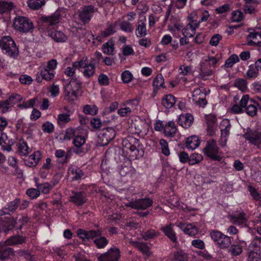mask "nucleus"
<instances>
[{"instance_id":"c85d7f7f","label":"nucleus","mask_w":261,"mask_h":261,"mask_svg":"<svg viewBox=\"0 0 261 261\" xmlns=\"http://www.w3.org/2000/svg\"><path fill=\"white\" fill-rule=\"evenodd\" d=\"M146 17L144 16L140 17L138 22L137 27L136 30V34L138 37H143L147 34V29L146 27Z\"/></svg>"},{"instance_id":"6ab92c4d","label":"nucleus","mask_w":261,"mask_h":261,"mask_svg":"<svg viewBox=\"0 0 261 261\" xmlns=\"http://www.w3.org/2000/svg\"><path fill=\"white\" fill-rule=\"evenodd\" d=\"M120 257V252L117 248H112L106 253L101 254L98 261H118Z\"/></svg>"},{"instance_id":"20e7f679","label":"nucleus","mask_w":261,"mask_h":261,"mask_svg":"<svg viewBox=\"0 0 261 261\" xmlns=\"http://www.w3.org/2000/svg\"><path fill=\"white\" fill-rule=\"evenodd\" d=\"M96 62L92 59L89 62L87 57H83L79 61L73 63V65L76 68L83 69L82 71L84 76L86 78L92 76L95 73Z\"/></svg>"},{"instance_id":"a18cd8bd","label":"nucleus","mask_w":261,"mask_h":261,"mask_svg":"<svg viewBox=\"0 0 261 261\" xmlns=\"http://www.w3.org/2000/svg\"><path fill=\"white\" fill-rule=\"evenodd\" d=\"M133 246L138 248L143 253L146 255H149L150 254L149 247L145 244L143 243H138L131 242Z\"/></svg>"},{"instance_id":"49530a36","label":"nucleus","mask_w":261,"mask_h":261,"mask_svg":"<svg viewBox=\"0 0 261 261\" xmlns=\"http://www.w3.org/2000/svg\"><path fill=\"white\" fill-rule=\"evenodd\" d=\"M71 201L77 205L83 204L86 201L85 196L82 192L76 193L71 197Z\"/></svg>"},{"instance_id":"4468645a","label":"nucleus","mask_w":261,"mask_h":261,"mask_svg":"<svg viewBox=\"0 0 261 261\" xmlns=\"http://www.w3.org/2000/svg\"><path fill=\"white\" fill-rule=\"evenodd\" d=\"M205 97L206 90L203 87L196 88L192 92V100L201 107H204L207 104Z\"/></svg>"},{"instance_id":"72a5a7b5","label":"nucleus","mask_w":261,"mask_h":261,"mask_svg":"<svg viewBox=\"0 0 261 261\" xmlns=\"http://www.w3.org/2000/svg\"><path fill=\"white\" fill-rule=\"evenodd\" d=\"M200 144V140L196 136L188 137L186 142V145L188 149L194 150L197 148Z\"/></svg>"},{"instance_id":"cd10ccee","label":"nucleus","mask_w":261,"mask_h":261,"mask_svg":"<svg viewBox=\"0 0 261 261\" xmlns=\"http://www.w3.org/2000/svg\"><path fill=\"white\" fill-rule=\"evenodd\" d=\"M20 200L16 199L14 201H11L8 203L7 206L3 207L0 210V215L2 216L5 215H10L17 207L18 203H20Z\"/></svg>"},{"instance_id":"412c9836","label":"nucleus","mask_w":261,"mask_h":261,"mask_svg":"<svg viewBox=\"0 0 261 261\" xmlns=\"http://www.w3.org/2000/svg\"><path fill=\"white\" fill-rule=\"evenodd\" d=\"M96 10V9L92 6H84L79 12V17L83 23L88 22L90 20Z\"/></svg>"},{"instance_id":"6e6552de","label":"nucleus","mask_w":261,"mask_h":261,"mask_svg":"<svg viewBox=\"0 0 261 261\" xmlns=\"http://www.w3.org/2000/svg\"><path fill=\"white\" fill-rule=\"evenodd\" d=\"M57 65L58 62L55 59H51L46 64H42L40 67V73L42 77L46 81L53 79L55 75Z\"/></svg>"},{"instance_id":"aec40b11","label":"nucleus","mask_w":261,"mask_h":261,"mask_svg":"<svg viewBox=\"0 0 261 261\" xmlns=\"http://www.w3.org/2000/svg\"><path fill=\"white\" fill-rule=\"evenodd\" d=\"M229 219L232 223L237 225L245 226L248 222V217L243 211H237L230 215Z\"/></svg>"},{"instance_id":"7c9ffc66","label":"nucleus","mask_w":261,"mask_h":261,"mask_svg":"<svg viewBox=\"0 0 261 261\" xmlns=\"http://www.w3.org/2000/svg\"><path fill=\"white\" fill-rule=\"evenodd\" d=\"M129 105H132L131 107H122L120 109H119L118 111V114L121 117H126L129 115L132 109H135L136 108V106H137L139 105V101L137 99H133L129 103Z\"/></svg>"},{"instance_id":"9d476101","label":"nucleus","mask_w":261,"mask_h":261,"mask_svg":"<svg viewBox=\"0 0 261 261\" xmlns=\"http://www.w3.org/2000/svg\"><path fill=\"white\" fill-rule=\"evenodd\" d=\"M14 28L21 32L27 33L32 31L34 29L33 22L27 17L17 16L13 21Z\"/></svg>"},{"instance_id":"b1692460","label":"nucleus","mask_w":261,"mask_h":261,"mask_svg":"<svg viewBox=\"0 0 261 261\" xmlns=\"http://www.w3.org/2000/svg\"><path fill=\"white\" fill-rule=\"evenodd\" d=\"M86 139L83 133L79 129L75 137L74 138L73 143L76 148L74 150V152L77 153H80L83 152L82 147L85 144Z\"/></svg>"},{"instance_id":"bf43d9fd","label":"nucleus","mask_w":261,"mask_h":261,"mask_svg":"<svg viewBox=\"0 0 261 261\" xmlns=\"http://www.w3.org/2000/svg\"><path fill=\"white\" fill-rule=\"evenodd\" d=\"M234 86L240 90L244 91L247 89V82L244 79H237L235 81Z\"/></svg>"},{"instance_id":"603ef678","label":"nucleus","mask_w":261,"mask_h":261,"mask_svg":"<svg viewBox=\"0 0 261 261\" xmlns=\"http://www.w3.org/2000/svg\"><path fill=\"white\" fill-rule=\"evenodd\" d=\"M79 129H73L72 128H67L64 136L63 139L64 140H69L73 137H75L77 133H78Z\"/></svg>"},{"instance_id":"bb28decb","label":"nucleus","mask_w":261,"mask_h":261,"mask_svg":"<svg viewBox=\"0 0 261 261\" xmlns=\"http://www.w3.org/2000/svg\"><path fill=\"white\" fill-rule=\"evenodd\" d=\"M248 44L250 46L258 45L261 43V34L255 30L250 32L247 37Z\"/></svg>"},{"instance_id":"6e6d98bb","label":"nucleus","mask_w":261,"mask_h":261,"mask_svg":"<svg viewBox=\"0 0 261 261\" xmlns=\"http://www.w3.org/2000/svg\"><path fill=\"white\" fill-rule=\"evenodd\" d=\"M42 129L45 133L51 134L55 129V126L51 122L46 121L42 125Z\"/></svg>"},{"instance_id":"e2e57ef3","label":"nucleus","mask_w":261,"mask_h":261,"mask_svg":"<svg viewBox=\"0 0 261 261\" xmlns=\"http://www.w3.org/2000/svg\"><path fill=\"white\" fill-rule=\"evenodd\" d=\"M21 99L20 95L17 94H14L12 95L7 101L8 102L9 105L12 107L14 105L17 104Z\"/></svg>"},{"instance_id":"ea45409f","label":"nucleus","mask_w":261,"mask_h":261,"mask_svg":"<svg viewBox=\"0 0 261 261\" xmlns=\"http://www.w3.org/2000/svg\"><path fill=\"white\" fill-rule=\"evenodd\" d=\"M258 105L256 102L250 100V103L248 104L245 109L246 113L250 116L256 115L257 112Z\"/></svg>"},{"instance_id":"f03ea898","label":"nucleus","mask_w":261,"mask_h":261,"mask_svg":"<svg viewBox=\"0 0 261 261\" xmlns=\"http://www.w3.org/2000/svg\"><path fill=\"white\" fill-rule=\"evenodd\" d=\"M77 235L83 241L90 239H94V243L98 248H103L108 244V240L104 237H101V232L99 230L85 231L83 229H79L77 231Z\"/></svg>"},{"instance_id":"338daca9","label":"nucleus","mask_w":261,"mask_h":261,"mask_svg":"<svg viewBox=\"0 0 261 261\" xmlns=\"http://www.w3.org/2000/svg\"><path fill=\"white\" fill-rule=\"evenodd\" d=\"M13 8V4L11 3L0 2V13H3L9 11Z\"/></svg>"},{"instance_id":"c9c22d12","label":"nucleus","mask_w":261,"mask_h":261,"mask_svg":"<svg viewBox=\"0 0 261 261\" xmlns=\"http://www.w3.org/2000/svg\"><path fill=\"white\" fill-rule=\"evenodd\" d=\"M173 224H170L165 227L162 228V230L164 231L166 236H167L171 241L174 243H176L177 238L175 232L173 230Z\"/></svg>"},{"instance_id":"13d9d810","label":"nucleus","mask_w":261,"mask_h":261,"mask_svg":"<svg viewBox=\"0 0 261 261\" xmlns=\"http://www.w3.org/2000/svg\"><path fill=\"white\" fill-rule=\"evenodd\" d=\"M193 72V69L191 66L183 65H181L179 69V74L183 75H190Z\"/></svg>"},{"instance_id":"5701e85b","label":"nucleus","mask_w":261,"mask_h":261,"mask_svg":"<svg viewBox=\"0 0 261 261\" xmlns=\"http://www.w3.org/2000/svg\"><path fill=\"white\" fill-rule=\"evenodd\" d=\"M176 226L182 230L186 234L194 236L198 233V229L194 225L190 223L178 222L176 223Z\"/></svg>"},{"instance_id":"0e129e2a","label":"nucleus","mask_w":261,"mask_h":261,"mask_svg":"<svg viewBox=\"0 0 261 261\" xmlns=\"http://www.w3.org/2000/svg\"><path fill=\"white\" fill-rule=\"evenodd\" d=\"M174 259L176 261H186L187 259V256L183 251L179 250L174 253Z\"/></svg>"},{"instance_id":"7ed1b4c3","label":"nucleus","mask_w":261,"mask_h":261,"mask_svg":"<svg viewBox=\"0 0 261 261\" xmlns=\"http://www.w3.org/2000/svg\"><path fill=\"white\" fill-rule=\"evenodd\" d=\"M24 239L20 236H13L4 242L0 243V259H4L13 254L12 249L8 245H16L24 242Z\"/></svg>"},{"instance_id":"f3484780","label":"nucleus","mask_w":261,"mask_h":261,"mask_svg":"<svg viewBox=\"0 0 261 261\" xmlns=\"http://www.w3.org/2000/svg\"><path fill=\"white\" fill-rule=\"evenodd\" d=\"M220 127L221 132L220 144L222 146H225L226 144L227 137L229 136L230 128L229 120L227 119L222 120L220 123Z\"/></svg>"},{"instance_id":"69168bd1","label":"nucleus","mask_w":261,"mask_h":261,"mask_svg":"<svg viewBox=\"0 0 261 261\" xmlns=\"http://www.w3.org/2000/svg\"><path fill=\"white\" fill-rule=\"evenodd\" d=\"M133 74L128 70H125L121 75V80L124 83H129L133 79Z\"/></svg>"},{"instance_id":"79ce46f5","label":"nucleus","mask_w":261,"mask_h":261,"mask_svg":"<svg viewBox=\"0 0 261 261\" xmlns=\"http://www.w3.org/2000/svg\"><path fill=\"white\" fill-rule=\"evenodd\" d=\"M70 115L68 113H61L59 114L57 118V122L59 125L64 126L70 121Z\"/></svg>"},{"instance_id":"f704fd0d","label":"nucleus","mask_w":261,"mask_h":261,"mask_svg":"<svg viewBox=\"0 0 261 261\" xmlns=\"http://www.w3.org/2000/svg\"><path fill=\"white\" fill-rule=\"evenodd\" d=\"M176 102L175 97L172 94L165 95L161 101L162 105L166 109L172 108Z\"/></svg>"},{"instance_id":"a19ab883","label":"nucleus","mask_w":261,"mask_h":261,"mask_svg":"<svg viewBox=\"0 0 261 261\" xmlns=\"http://www.w3.org/2000/svg\"><path fill=\"white\" fill-rule=\"evenodd\" d=\"M102 50L105 54L109 55H113L114 51V42L112 40H110L103 44Z\"/></svg>"},{"instance_id":"ddd939ff","label":"nucleus","mask_w":261,"mask_h":261,"mask_svg":"<svg viewBox=\"0 0 261 261\" xmlns=\"http://www.w3.org/2000/svg\"><path fill=\"white\" fill-rule=\"evenodd\" d=\"M116 136L115 129L112 127H107L102 130L98 134V144L100 146L107 145Z\"/></svg>"},{"instance_id":"37998d69","label":"nucleus","mask_w":261,"mask_h":261,"mask_svg":"<svg viewBox=\"0 0 261 261\" xmlns=\"http://www.w3.org/2000/svg\"><path fill=\"white\" fill-rule=\"evenodd\" d=\"M118 24L119 22L118 21H116L114 24H110L105 30L101 32L102 36L106 37L114 33L118 29Z\"/></svg>"},{"instance_id":"c756f323","label":"nucleus","mask_w":261,"mask_h":261,"mask_svg":"<svg viewBox=\"0 0 261 261\" xmlns=\"http://www.w3.org/2000/svg\"><path fill=\"white\" fill-rule=\"evenodd\" d=\"M177 129L175 122L173 121H169L166 123L164 127V134L168 137H173L177 133Z\"/></svg>"},{"instance_id":"680f3d73","label":"nucleus","mask_w":261,"mask_h":261,"mask_svg":"<svg viewBox=\"0 0 261 261\" xmlns=\"http://www.w3.org/2000/svg\"><path fill=\"white\" fill-rule=\"evenodd\" d=\"M164 83V79L162 74H159L156 75L153 80V86L156 88H160L163 87Z\"/></svg>"},{"instance_id":"58836bf2","label":"nucleus","mask_w":261,"mask_h":261,"mask_svg":"<svg viewBox=\"0 0 261 261\" xmlns=\"http://www.w3.org/2000/svg\"><path fill=\"white\" fill-rule=\"evenodd\" d=\"M206 121L208 129L211 130L210 135L214 132L215 129L216 128V121L217 119L214 115H209L206 116Z\"/></svg>"},{"instance_id":"2eb2a0df","label":"nucleus","mask_w":261,"mask_h":261,"mask_svg":"<svg viewBox=\"0 0 261 261\" xmlns=\"http://www.w3.org/2000/svg\"><path fill=\"white\" fill-rule=\"evenodd\" d=\"M248 261H260L261 255L260 248L256 241H252L248 249Z\"/></svg>"},{"instance_id":"4d7b16f0","label":"nucleus","mask_w":261,"mask_h":261,"mask_svg":"<svg viewBox=\"0 0 261 261\" xmlns=\"http://www.w3.org/2000/svg\"><path fill=\"white\" fill-rule=\"evenodd\" d=\"M83 111L86 114L94 115L97 113L98 108L94 105H86L84 107Z\"/></svg>"},{"instance_id":"9b49d317","label":"nucleus","mask_w":261,"mask_h":261,"mask_svg":"<svg viewBox=\"0 0 261 261\" xmlns=\"http://www.w3.org/2000/svg\"><path fill=\"white\" fill-rule=\"evenodd\" d=\"M81 88L80 81L76 79H72L65 87V95L69 100L74 101L77 97V92Z\"/></svg>"},{"instance_id":"864d4df0","label":"nucleus","mask_w":261,"mask_h":261,"mask_svg":"<svg viewBox=\"0 0 261 261\" xmlns=\"http://www.w3.org/2000/svg\"><path fill=\"white\" fill-rule=\"evenodd\" d=\"M159 143L162 153L165 156L169 155L170 152L168 142L165 140L162 139L160 140Z\"/></svg>"},{"instance_id":"09e8293b","label":"nucleus","mask_w":261,"mask_h":261,"mask_svg":"<svg viewBox=\"0 0 261 261\" xmlns=\"http://www.w3.org/2000/svg\"><path fill=\"white\" fill-rule=\"evenodd\" d=\"M8 137L6 134L2 132H0V146H2V149L4 151H10L12 149V147L10 145H4V144H6V141L7 140Z\"/></svg>"},{"instance_id":"2f4dec72","label":"nucleus","mask_w":261,"mask_h":261,"mask_svg":"<svg viewBox=\"0 0 261 261\" xmlns=\"http://www.w3.org/2000/svg\"><path fill=\"white\" fill-rule=\"evenodd\" d=\"M68 175L72 180L79 179L83 175L82 171L76 166L70 165L68 170Z\"/></svg>"},{"instance_id":"393cba45","label":"nucleus","mask_w":261,"mask_h":261,"mask_svg":"<svg viewBox=\"0 0 261 261\" xmlns=\"http://www.w3.org/2000/svg\"><path fill=\"white\" fill-rule=\"evenodd\" d=\"M41 152L40 151H35L25 160V165L30 167L36 166L41 159Z\"/></svg>"},{"instance_id":"f257e3e1","label":"nucleus","mask_w":261,"mask_h":261,"mask_svg":"<svg viewBox=\"0 0 261 261\" xmlns=\"http://www.w3.org/2000/svg\"><path fill=\"white\" fill-rule=\"evenodd\" d=\"M217 56H206L202 58L198 67L199 77L202 80H209L215 76V69L219 61Z\"/></svg>"},{"instance_id":"dca6fc26","label":"nucleus","mask_w":261,"mask_h":261,"mask_svg":"<svg viewBox=\"0 0 261 261\" xmlns=\"http://www.w3.org/2000/svg\"><path fill=\"white\" fill-rule=\"evenodd\" d=\"M244 138L249 143L254 145L258 149H261V133L258 130H249L246 133Z\"/></svg>"},{"instance_id":"f8f14e48","label":"nucleus","mask_w":261,"mask_h":261,"mask_svg":"<svg viewBox=\"0 0 261 261\" xmlns=\"http://www.w3.org/2000/svg\"><path fill=\"white\" fill-rule=\"evenodd\" d=\"M210 235L213 241L221 248L227 247L231 243L230 238L219 231L213 230Z\"/></svg>"},{"instance_id":"423d86ee","label":"nucleus","mask_w":261,"mask_h":261,"mask_svg":"<svg viewBox=\"0 0 261 261\" xmlns=\"http://www.w3.org/2000/svg\"><path fill=\"white\" fill-rule=\"evenodd\" d=\"M69 14L66 9L61 8L58 9L53 14L41 17V20L48 25H53L59 22H63L68 18Z\"/></svg>"},{"instance_id":"774afa93","label":"nucleus","mask_w":261,"mask_h":261,"mask_svg":"<svg viewBox=\"0 0 261 261\" xmlns=\"http://www.w3.org/2000/svg\"><path fill=\"white\" fill-rule=\"evenodd\" d=\"M243 13L239 11H234L232 13V20L234 22L241 21L243 19Z\"/></svg>"},{"instance_id":"c03bdc74","label":"nucleus","mask_w":261,"mask_h":261,"mask_svg":"<svg viewBox=\"0 0 261 261\" xmlns=\"http://www.w3.org/2000/svg\"><path fill=\"white\" fill-rule=\"evenodd\" d=\"M28 7L32 9H38L45 4V0H28Z\"/></svg>"},{"instance_id":"4be33fe9","label":"nucleus","mask_w":261,"mask_h":261,"mask_svg":"<svg viewBox=\"0 0 261 261\" xmlns=\"http://www.w3.org/2000/svg\"><path fill=\"white\" fill-rule=\"evenodd\" d=\"M199 26V22L197 20L190 21L187 26L182 30V34L185 37H192L196 33V30Z\"/></svg>"},{"instance_id":"39448f33","label":"nucleus","mask_w":261,"mask_h":261,"mask_svg":"<svg viewBox=\"0 0 261 261\" xmlns=\"http://www.w3.org/2000/svg\"><path fill=\"white\" fill-rule=\"evenodd\" d=\"M0 47L4 54L11 57L15 58L18 54V49L10 36H5L0 39Z\"/></svg>"},{"instance_id":"4c0bfd02","label":"nucleus","mask_w":261,"mask_h":261,"mask_svg":"<svg viewBox=\"0 0 261 261\" xmlns=\"http://www.w3.org/2000/svg\"><path fill=\"white\" fill-rule=\"evenodd\" d=\"M135 127L136 129V133L142 135L146 134L150 128L149 124L143 121H140L138 124H135Z\"/></svg>"},{"instance_id":"5fc2aeb1","label":"nucleus","mask_w":261,"mask_h":261,"mask_svg":"<svg viewBox=\"0 0 261 261\" xmlns=\"http://www.w3.org/2000/svg\"><path fill=\"white\" fill-rule=\"evenodd\" d=\"M202 156L201 154L194 153L191 155L189 160V163L190 165H195L199 163L202 160Z\"/></svg>"},{"instance_id":"052dcab7","label":"nucleus","mask_w":261,"mask_h":261,"mask_svg":"<svg viewBox=\"0 0 261 261\" xmlns=\"http://www.w3.org/2000/svg\"><path fill=\"white\" fill-rule=\"evenodd\" d=\"M249 192L251 196L257 202H258V204L260 205L261 204V196L256 191V190L251 186H249L248 187Z\"/></svg>"},{"instance_id":"de8ad7c7","label":"nucleus","mask_w":261,"mask_h":261,"mask_svg":"<svg viewBox=\"0 0 261 261\" xmlns=\"http://www.w3.org/2000/svg\"><path fill=\"white\" fill-rule=\"evenodd\" d=\"M259 75V71L252 64L250 65L246 72V76L249 79H254Z\"/></svg>"},{"instance_id":"a878e982","label":"nucleus","mask_w":261,"mask_h":261,"mask_svg":"<svg viewBox=\"0 0 261 261\" xmlns=\"http://www.w3.org/2000/svg\"><path fill=\"white\" fill-rule=\"evenodd\" d=\"M193 120L192 115L189 113L182 114L178 117V123L182 127L188 128L192 125Z\"/></svg>"},{"instance_id":"3c124183","label":"nucleus","mask_w":261,"mask_h":261,"mask_svg":"<svg viewBox=\"0 0 261 261\" xmlns=\"http://www.w3.org/2000/svg\"><path fill=\"white\" fill-rule=\"evenodd\" d=\"M17 147L19 152L22 155H26L29 152V147L28 144L23 140H20L18 144Z\"/></svg>"},{"instance_id":"1a4fd4ad","label":"nucleus","mask_w":261,"mask_h":261,"mask_svg":"<svg viewBox=\"0 0 261 261\" xmlns=\"http://www.w3.org/2000/svg\"><path fill=\"white\" fill-rule=\"evenodd\" d=\"M203 152L206 155L215 161H220L223 158L221 152L219 151L216 142L214 140L207 142Z\"/></svg>"},{"instance_id":"8fccbe9b","label":"nucleus","mask_w":261,"mask_h":261,"mask_svg":"<svg viewBox=\"0 0 261 261\" xmlns=\"http://www.w3.org/2000/svg\"><path fill=\"white\" fill-rule=\"evenodd\" d=\"M239 60L238 56L233 54L226 60L224 66L226 68L232 67L236 63L239 62Z\"/></svg>"},{"instance_id":"0eeeda50","label":"nucleus","mask_w":261,"mask_h":261,"mask_svg":"<svg viewBox=\"0 0 261 261\" xmlns=\"http://www.w3.org/2000/svg\"><path fill=\"white\" fill-rule=\"evenodd\" d=\"M114 202H116L117 207H119L118 209L120 211H121V207H123L124 206L131 207L134 209L144 210L152 204V201L149 198L140 199L135 201H129L126 203L121 202V199L119 200V201L115 200Z\"/></svg>"},{"instance_id":"473e14b6","label":"nucleus","mask_w":261,"mask_h":261,"mask_svg":"<svg viewBox=\"0 0 261 261\" xmlns=\"http://www.w3.org/2000/svg\"><path fill=\"white\" fill-rule=\"evenodd\" d=\"M48 35L55 41L58 42H63L67 40L66 35L62 31L58 30H50Z\"/></svg>"},{"instance_id":"a211bd4d","label":"nucleus","mask_w":261,"mask_h":261,"mask_svg":"<svg viewBox=\"0 0 261 261\" xmlns=\"http://www.w3.org/2000/svg\"><path fill=\"white\" fill-rule=\"evenodd\" d=\"M123 146L126 148L129 149L134 155H137L138 152L137 147L139 145V141L135 138L132 136H128L122 141Z\"/></svg>"},{"instance_id":"e433bc0d","label":"nucleus","mask_w":261,"mask_h":261,"mask_svg":"<svg viewBox=\"0 0 261 261\" xmlns=\"http://www.w3.org/2000/svg\"><path fill=\"white\" fill-rule=\"evenodd\" d=\"M246 245L245 242L241 241L239 244L231 245L229 249V252L231 254L237 256L240 254L243 250V248Z\"/></svg>"}]
</instances>
